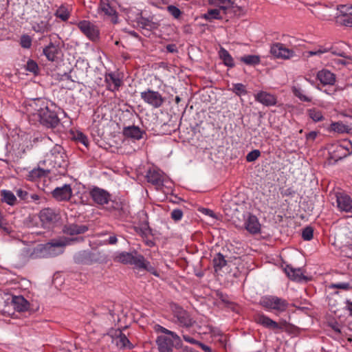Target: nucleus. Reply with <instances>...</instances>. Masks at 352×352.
<instances>
[{
    "label": "nucleus",
    "mask_w": 352,
    "mask_h": 352,
    "mask_svg": "<svg viewBox=\"0 0 352 352\" xmlns=\"http://www.w3.org/2000/svg\"><path fill=\"white\" fill-rule=\"evenodd\" d=\"M254 99L256 102L267 106H274L277 102L276 97L267 91H261L254 95Z\"/></svg>",
    "instance_id": "obj_15"
},
{
    "label": "nucleus",
    "mask_w": 352,
    "mask_h": 352,
    "mask_svg": "<svg viewBox=\"0 0 352 352\" xmlns=\"http://www.w3.org/2000/svg\"><path fill=\"white\" fill-rule=\"evenodd\" d=\"M329 52V50L327 48H325V47H320L318 50H315V51H309L307 52L309 56H320L324 53H326V52Z\"/></svg>",
    "instance_id": "obj_54"
},
{
    "label": "nucleus",
    "mask_w": 352,
    "mask_h": 352,
    "mask_svg": "<svg viewBox=\"0 0 352 352\" xmlns=\"http://www.w3.org/2000/svg\"><path fill=\"white\" fill-rule=\"evenodd\" d=\"M143 133L144 131L136 126L124 127L123 129V134L124 136L138 140L142 138Z\"/></svg>",
    "instance_id": "obj_28"
},
{
    "label": "nucleus",
    "mask_w": 352,
    "mask_h": 352,
    "mask_svg": "<svg viewBox=\"0 0 352 352\" xmlns=\"http://www.w3.org/2000/svg\"><path fill=\"white\" fill-rule=\"evenodd\" d=\"M240 60L248 65H256L260 63L261 58L258 55H247L241 57Z\"/></svg>",
    "instance_id": "obj_37"
},
{
    "label": "nucleus",
    "mask_w": 352,
    "mask_h": 352,
    "mask_svg": "<svg viewBox=\"0 0 352 352\" xmlns=\"http://www.w3.org/2000/svg\"><path fill=\"white\" fill-rule=\"evenodd\" d=\"M347 45L344 42H338L333 44L330 48H327L332 54L350 59L346 50Z\"/></svg>",
    "instance_id": "obj_27"
},
{
    "label": "nucleus",
    "mask_w": 352,
    "mask_h": 352,
    "mask_svg": "<svg viewBox=\"0 0 352 352\" xmlns=\"http://www.w3.org/2000/svg\"><path fill=\"white\" fill-rule=\"evenodd\" d=\"M16 195L22 200L28 202L29 201L30 193L25 190L19 188L16 190Z\"/></svg>",
    "instance_id": "obj_49"
},
{
    "label": "nucleus",
    "mask_w": 352,
    "mask_h": 352,
    "mask_svg": "<svg viewBox=\"0 0 352 352\" xmlns=\"http://www.w3.org/2000/svg\"><path fill=\"white\" fill-rule=\"evenodd\" d=\"M309 117L315 122H320L324 120V116L321 111L312 108L307 110Z\"/></svg>",
    "instance_id": "obj_38"
},
{
    "label": "nucleus",
    "mask_w": 352,
    "mask_h": 352,
    "mask_svg": "<svg viewBox=\"0 0 352 352\" xmlns=\"http://www.w3.org/2000/svg\"><path fill=\"white\" fill-rule=\"evenodd\" d=\"M56 16L65 21L68 19L69 12L65 7H60L56 12Z\"/></svg>",
    "instance_id": "obj_41"
},
{
    "label": "nucleus",
    "mask_w": 352,
    "mask_h": 352,
    "mask_svg": "<svg viewBox=\"0 0 352 352\" xmlns=\"http://www.w3.org/2000/svg\"><path fill=\"white\" fill-rule=\"evenodd\" d=\"M20 45L23 48L29 49L32 46V38L29 35H22L20 39Z\"/></svg>",
    "instance_id": "obj_44"
},
{
    "label": "nucleus",
    "mask_w": 352,
    "mask_h": 352,
    "mask_svg": "<svg viewBox=\"0 0 352 352\" xmlns=\"http://www.w3.org/2000/svg\"><path fill=\"white\" fill-rule=\"evenodd\" d=\"M314 14H315L318 18L322 19V20H326L327 19L328 16H330V14H322L320 12L318 11H311Z\"/></svg>",
    "instance_id": "obj_61"
},
{
    "label": "nucleus",
    "mask_w": 352,
    "mask_h": 352,
    "mask_svg": "<svg viewBox=\"0 0 352 352\" xmlns=\"http://www.w3.org/2000/svg\"><path fill=\"white\" fill-rule=\"evenodd\" d=\"M219 56L223 62L224 65L227 67H233L234 66V59L228 51L223 47L220 48L219 51Z\"/></svg>",
    "instance_id": "obj_34"
},
{
    "label": "nucleus",
    "mask_w": 352,
    "mask_h": 352,
    "mask_svg": "<svg viewBox=\"0 0 352 352\" xmlns=\"http://www.w3.org/2000/svg\"><path fill=\"white\" fill-rule=\"evenodd\" d=\"M0 228L3 229L4 230H7L6 220L4 219V217L1 214V212H0Z\"/></svg>",
    "instance_id": "obj_64"
},
{
    "label": "nucleus",
    "mask_w": 352,
    "mask_h": 352,
    "mask_svg": "<svg viewBox=\"0 0 352 352\" xmlns=\"http://www.w3.org/2000/svg\"><path fill=\"white\" fill-rule=\"evenodd\" d=\"M114 341L119 348H124L130 344L129 339L121 331H119L118 334L116 335Z\"/></svg>",
    "instance_id": "obj_35"
},
{
    "label": "nucleus",
    "mask_w": 352,
    "mask_h": 352,
    "mask_svg": "<svg viewBox=\"0 0 352 352\" xmlns=\"http://www.w3.org/2000/svg\"><path fill=\"white\" fill-rule=\"evenodd\" d=\"M105 81L107 83L108 89L114 91L118 90L122 82L118 74L111 73L105 76Z\"/></svg>",
    "instance_id": "obj_26"
},
{
    "label": "nucleus",
    "mask_w": 352,
    "mask_h": 352,
    "mask_svg": "<svg viewBox=\"0 0 352 352\" xmlns=\"http://www.w3.org/2000/svg\"><path fill=\"white\" fill-rule=\"evenodd\" d=\"M337 10L340 11L343 16H346L349 10H352V5H340L337 7Z\"/></svg>",
    "instance_id": "obj_50"
},
{
    "label": "nucleus",
    "mask_w": 352,
    "mask_h": 352,
    "mask_svg": "<svg viewBox=\"0 0 352 352\" xmlns=\"http://www.w3.org/2000/svg\"><path fill=\"white\" fill-rule=\"evenodd\" d=\"M12 303L14 308L18 311H24L29 307V302L21 296H15L12 298Z\"/></svg>",
    "instance_id": "obj_31"
},
{
    "label": "nucleus",
    "mask_w": 352,
    "mask_h": 352,
    "mask_svg": "<svg viewBox=\"0 0 352 352\" xmlns=\"http://www.w3.org/2000/svg\"><path fill=\"white\" fill-rule=\"evenodd\" d=\"M331 129L332 131L340 133H348L350 131L349 126L340 122H333L331 124Z\"/></svg>",
    "instance_id": "obj_40"
},
{
    "label": "nucleus",
    "mask_w": 352,
    "mask_h": 352,
    "mask_svg": "<svg viewBox=\"0 0 352 352\" xmlns=\"http://www.w3.org/2000/svg\"><path fill=\"white\" fill-rule=\"evenodd\" d=\"M344 17L345 18L342 21V24L347 27H352V18L348 15Z\"/></svg>",
    "instance_id": "obj_59"
},
{
    "label": "nucleus",
    "mask_w": 352,
    "mask_h": 352,
    "mask_svg": "<svg viewBox=\"0 0 352 352\" xmlns=\"http://www.w3.org/2000/svg\"><path fill=\"white\" fill-rule=\"evenodd\" d=\"M317 79L323 85H332L336 82V75L327 69H322L317 73Z\"/></svg>",
    "instance_id": "obj_23"
},
{
    "label": "nucleus",
    "mask_w": 352,
    "mask_h": 352,
    "mask_svg": "<svg viewBox=\"0 0 352 352\" xmlns=\"http://www.w3.org/2000/svg\"><path fill=\"white\" fill-rule=\"evenodd\" d=\"M1 196V201L10 206H14L16 203V197L14 194L8 190H1L0 191Z\"/></svg>",
    "instance_id": "obj_33"
},
{
    "label": "nucleus",
    "mask_w": 352,
    "mask_h": 352,
    "mask_svg": "<svg viewBox=\"0 0 352 352\" xmlns=\"http://www.w3.org/2000/svg\"><path fill=\"white\" fill-rule=\"evenodd\" d=\"M40 199V196L38 194L32 193L29 195V201L28 202L37 201Z\"/></svg>",
    "instance_id": "obj_62"
},
{
    "label": "nucleus",
    "mask_w": 352,
    "mask_h": 352,
    "mask_svg": "<svg viewBox=\"0 0 352 352\" xmlns=\"http://www.w3.org/2000/svg\"><path fill=\"white\" fill-rule=\"evenodd\" d=\"M166 48V50L170 53H175V52H177V47L175 44L167 45Z\"/></svg>",
    "instance_id": "obj_63"
},
{
    "label": "nucleus",
    "mask_w": 352,
    "mask_h": 352,
    "mask_svg": "<svg viewBox=\"0 0 352 352\" xmlns=\"http://www.w3.org/2000/svg\"><path fill=\"white\" fill-rule=\"evenodd\" d=\"M255 321L256 322V323L270 329L274 330L280 329L282 328L278 323H277L276 321L272 320L270 318L263 314H258L255 317Z\"/></svg>",
    "instance_id": "obj_19"
},
{
    "label": "nucleus",
    "mask_w": 352,
    "mask_h": 352,
    "mask_svg": "<svg viewBox=\"0 0 352 352\" xmlns=\"http://www.w3.org/2000/svg\"><path fill=\"white\" fill-rule=\"evenodd\" d=\"M141 23L144 25V28H146L148 30L156 29L157 28V23L152 22L148 19H142Z\"/></svg>",
    "instance_id": "obj_53"
},
{
    "label": "nucleus",
    "mask_w": 352,
    "mask_h": 352,
    "mask_svg": "<svg viewBox=\"0 0 352 352\" xmlns=\"http://www.w3.org/2000/svg\"><path fill=\"white\" fill-rule=\"evenodd\" d=\"M173 317L177 319V322L182 327H191L194 321L190 314L177 305L172 306Z\"/></svg>",
    "instance_id": "obj_8"
},
{
    "label": "nucleus",
    "mask_w": 352,
    "mask_h": 352,
    "mask_svg": "<svg viewBox=\"0 0 352 352\" xmlns=\"http://www.w3.org/2000/svg\"><path fill=\"white\" fill-rule=\"evenodd\" d=\"M330 288L332 289H341L344 290H348L350 289V285L349 283H333L330 285Z\"/></svg>",
    "instance_id": "obj_51"
},
{
    "label": "nucleus",
    "mask_w": 352,
    "mask_h": 352,
    "mask_svg": "<svg viewBox=\"0 0 352 352\" xmlns=\"http://www.w3.org/2000/svg\"><path fill=\"white\" fill-rule=\"evenodd\" d=\"M87 230L88 227L87 226L74 223L66 224L63 229V232L69 235L83 234Z\"/></svg>",
    "instance_id": "obj_22"
},
{
    "label": "nucleus",
    "mask_w": 352,
    "mask_h": 352,
    "mask_svg": "<svg viewBox=\"0 0 352 352\" xmlns=\"http://www.w3.org/2000/svg\"><path fill=\"white\" fill-rule=\"evenodd\" d=\"M98 10L100 14H102L105 16L111 17L113 23H117L116 12L110 6L109 0H100Z\"/></svg>",
    "instance_id": "obj_17"
},
{
    "label": "nucleus",
    "mask_w": 352,
    "mask_h": 352,
    "mask_svg": "<svg viewBox=\"0 0 352 352\" xmlns=\"http://www.w3.org/2000/svg\"><path fill=\"white\" fill-rule=\"evenodd\" d=\"M39 165L47 166L54 174L64 175L68 166L64 148L59 144L54 145L46 154L44 160L39 162Z\"/></svg>",
    "instance_id": "obj_1"
},
{
    "label": "nucleus",
    "mask_w": 352,
    "mask_h": 352,
    "mask_svg": "<svg viewBox=\"0 0 352 352\" xmlns=\"http://www.w3.org/2000/svg\"><path fill=\"white\" fill-rule=\"evenodd\" d=\"M20 256L24 261L43 258L42 245L38 244L36 246L30 245L23 248L20 252Z\"/></svg>",
    "instance_id": "obj_12"
},
{
    "label": "nucleus",
    "mask_w": 352,
    "mask_h": 352,
    "mask_svg": "<svg viewBox=\"0 0 352 352\" xmlns=\"http://www.w3.org/2000/svg\"><path fill=\"white\" fill-rule=\"evenodd\" d=\"M76 139L78 142H80L82 144H84L85 146H87L88 142H89L88 139H87V136L85 135L82 133H81V132L77 133Z\"/></svg>",
    "instance_id": "obj_55"
},
{
    "label": "nucleus",
    "mask_w": 352,
    "mask_h": 352,
    "mask_svg": "<svg viewBox=\"0 0 352 352\" xmlns=\"http://www.w3.org/2000/svg\"><path fill=\"white\" fill-rule=\"evenodd\" d=\"M182 217L183 212L180 209H175L171 212V218L175 221L181 220Z\"/></svg>",
    "instance_id": "obj_52"
},
{
    "label": "nucleus",
    "mask_w": 352,
    "mask_h": 352,
    "mask_svg": "<svg viewBox=\"0 0 352 352\" xmlns=\"http://www.w3.org/2000/svg\"><path fill=\"white\" fill-rule=\"evenodd\" d=\"M146 179L148 182L155 186L162 185L164 182L163 173L160 170L150 168L146 173Z\"/></svg>",
    "instance_id": "obj_20"
},
{
    "label": "nucleus",
    "mask_w": 352,
    "mask_h": 352,
    "mask_svg": "<svg viewBox=\"0 0 352 352\" xmlns=\"http://www.w3.org/2000/svg\"><path fill=\"white\" fill-rule=\"evenodd\" d=\"M89 194L94 201L99 205L108 204L111 199V195L107 190L98 187L93 188Z\"/></svg>",
    "instance_id": "obj_14"
},
{
    "label": "nucleus",
    "mask_w": 352,
    "mask_h": 352,
    "mask_svg": "<svg viewBox=\"0 0 352 352\" xmlns=\"http://www.w3.org/2000/svg\"><path fill=\"white\" fill-rule=\"evenodd\" d=\"M78 238L60 239L52 240L45 244H41L43 258L53 257L58 256L63 252V248L72 242L77 241Z\"/></svg>",
    "instance_id": "obj_4"
},
{
    "label": "nucleus",
    "mask_w": 352,
    "mask_h": 352,
    "mask_svg": "<svg viewBox=\"0 0 352 352\" xmlns=\"http://www.w3.org/2000/svg\"><path fill=\"white\" fill-rule=\"evenodd\" d=\"M73 191L70 184H64L56 187L52 191V196L58 201H69L72 197Z\"/></svg>",
    "instance_id": "obj_11"
},
{
    "label": "nucleus",
    "mask_w": 352,
    "mask_h": 352,
    "mask_svg": "<svg viewBox=\"0 0 352 352\" xmlns=\"http://www.w3.org/2000/svg\"><path fill=\"white\" fill-rule=\"evenodd\" d=\"M207 2L211 6L223 10L224 14H228L229 9L232 6L231 0H207Z\"/></svg>",
    "instance_id": "obj_29"
},
{
    "label": "nucleus",
    "mask_w": 352,
    "mask_h": 352,
    "mask_svg": "<svg viewBox=\"0 0 352 352\" xmlns=\"http://www.w3.org/2000/svg\"><path fill=\"white\" fill-rule=\"evenodd\" d=\"M338 208L346 212H352V199L346 195L338 194L336 196Z\"/></svg>",
    "instance_id": "obj_21"
},
{
    "label": "nucleus",
    "mask_w": 352,
    "mask_h": 352,
    "mask_svg": "<svg viewBox=\"0 0 352 352\" xmlns=\"http://www.w3.org/2000/svg\"><path fill=\"white\" fill-rule=\"evenodd\" d=\"M60 52V48L59 43L52 41L43 50V54L45 56L46 58L51 62H54L57 59V56Z\"/></svg>",
    "instance_id": "obj_16"
},
{
    "label": "nucleus",
    "mask_w": 352,
    "mask_h": 352,
    "mask_svg": "<svg viewBox=\"0 0 352 352\" xmlns=\"http://www.w3.org/2000/svg\"><path fill=\"white\" fill-rule=\"evenodd\" d=\"M44 167L45 168H41L39 166L38 168H33L28 173V175H27V179L29 181L34 182L41 177H45L50 173H52L47 166Z\"/></svg>",
    "instance_id": "obj_25"
},
{
    "label": "nucleus",
    "mask_w": 352,
    "mask_h": 352,
    "mask_svg": "<svg viewBox=\"0 0 352 352\" xmlns=\"http://www.w3.org/2000/svg\"><path fill=\"white\" fill-rule=\"evenodd\" d=\"M78 28L90 40L95 41L99 37V30L96 25L89 21H80L77 23Z\"/></svg>",
    "instance_id": "obj_9"
},
{
    "label": "nucleus",
    "mask_w": 352,
    "mask_h": 352,
    "mask_svg": "<svg viewBox=\"0 0 352 352\" xmlns=\"http://www.w3.org/2000/svg\"><path fill=\"white\" fill-rule=\"evenodd\" d=\"M154 329L156 332L165 334L158 336L156 338L155 342L159 352H173L174 346L176 349L182 348V339L175 332L170 331L160 324H155Z\"/></svg>",
    "instance_id": "obj_3"
},
{
    "label": "nucleus",
    "mask_w": 352,
    "mask_h": 352,
    "mask_svg": "<svg viewBox=\"0 0 352 352\" xmlns=\"http://www.w3.org/2000/svg\"><path fill=\"white\" fill-rule=\"evenodd\" d=\"M226 263L227 261L225 259V257L221 253L217 254L213 258V264L215 271L221 270L224 266L226 265Z\"/></svg>",
    "instance_id": "obj_36"
},
{
    "label": "nucleus",
    "mask_w": 352,
    "mask_h": 352,
    "mask_svg": "<svg viewBox=\"0 0 352 352\" xmlns=\"http://www.w3.org/2000/svg\"><path fill=\"white\" fill-rule=\"evenodd\" d=\"M167 10L168 12L175 19H178L182 14L180 10L175 6H168L167 7Z\"/></svg>",
    "instance_id": "obj_48"
},
{
    "label": "nucleus",
    "mask_w": 352,
    "mask_h": 352,
    "mask_svg": "<svg viewBox=\"0 0 352 352\" xmlns=\"http://www.w3.org/2000/svg\"><path fill=\"white\" fill-rule=\"evenodd\" d=\"M242 12V8L240 6H238L236 5H234L232 2V6L229 9V12L228 14H240V13Z\"/></svg>",
    "instance_id": "obj_56"
},
{
    "label": "nucleus",
    "mask_w": 352,
    "mask_h": 352,
    "mask_svg": "<svg viewBox=\"0 0 352 352\" xmlns=\"http://www.w3.org/2000/svg\"><path fill=\"white\" fill-rule=\"evenodd\" d=\"M25 68L27 71L32 72L34 74H37L38 72V64L31 59L28 60Z\"/></svg>",
    "instance_id": "obj_42"
},
{
    "label": "nucleus",
    "mask_w": 352,
    "mask_h": 352,
    "mask_svg": "<svg viewBox=\"0 0 352 352\" xmlns=\"http://www.w3.org/2000/svg\"><path fill=\"white\" fill-rule=\"evenodd\" d=\"M259 304L267 310H274L279 313L285 311L289 306L287 300L273 295L261 297Z\"/></svg>",
    "instance_id": "obj_5"
},
{
    "label": "nucleus",
    "mask_w": 352,
    "mask_h": 352,
    "mask_svg": "<svg viewBox=\"0 0 352 352\" xmlns=\"http://www.w3.org/2000/svg\"><path fill=\"white\" fill-rule=\"evenodd\" d=\"M74 259L76 263L82 265H90L97 262L98 260V256L96 253L83 250L77 252L74 255Z\"/></svg>",
    "instance_id": "obj_13"
},
{
    "label": "nucleus",
    "mask_w": 352,
    "mask_h": 352,
    "mask_svg": "<svg viewBox=\"0 0 352 352\" xmlns=\"http://www.w3.org/2000/svg\"><path fill=\"white\" fill-rule=\"evenodd\" d=\"M314 229L311 226L305 228L302 232V238L305 241H310L313 239Z\"/></svg>",
    "instance_id": "obj_43"
},
{
    "label": "nucleus",
    "mask_w": 352,
    "mask_h": 352,
    "mask_svg": "<svg viewBox=\"0 0 352 352\" xmlns=\"http://www.w3.org/2000/svg\"><path fill=\"white\" fill-rule=\"evenodd\" d=\"M116 260L124 264L133 265L135 267H145L144 257L136 252H122L119 254Z\"/></svg>",
    "instance_id": "obj_6"
},
{
    "label": "nucleus",
    "mask_w": 352,
    "mask_h": 352,
    "mask_svg": "<svg viewBox=\"0 0 352 352\" xmlns=\"http://www.w3.org/2000/svg\"><path fill=\"white\" fill-rule=\"evenodd\" d=\"M244 226L245 228L251 234H258L261 231V224L255 215L248 214L245 217Z\"/></svg>",
    "instance_id": "obj_18"
},
{
    "label": "nucleus",
    "mask_w": 352,
    "mask_h": 352,
    "mask_svg": "<svg viewBox=\"0 0 352 352\" xmlns=\"http://www.w3.org/2000/svg\"><path fill=\"white\" fill-rule=\"evenodd\" d=\"M233 91L238 96L245 95L247 94L245 87L242 83L234 84Z\"/></svg>",
    "instance_id": "obj_45"
},
{
    "label": "nucleus",
    "mask_w": 352,
    "mask_h": 352,
    "mask_svg": "<svg viewBox=\"0 0 352 352\" xmlns=\"http://www.w3.org/2000/svg\"><path fill=\"white\" fill-rule=\"evenodd\" d=\"M261 155V152L258 149L253 150L246 155V160L248 162H252L256 160Z\"/></svg>",
    "instance_id": "obj_46"
},
{
    "label": "nucleus",
    "mask_w": 352,
    "mask_h": 352,
    "mask_svg": "<svg viewBox=\"0 0 352 352\" xmlns=\"http://www.w3.org/2000/svg\"><path fill=\"white\" fill-rule=\"evenodd\" d=\"M32 28L35 32H45L49 30V25L45 22H41L40 24L33 25Z\"/></svg>",
    "instance_id": "obj_47"
},
{
    "label": "nucleus",
    "mask_w": 352,
    "mask_h": 352,
    "mask_svg": "<svg viewBox=\"0 0 352 352\" xmlns=\"http://www.w3.org/2000/svg\"><path fill=\"white\" fill-rule=\"evenodd\" d=\"M145 267H139V269L146 270L152 273L153 274H154L155 276H159V274L155 271V270L150 265L149 262L145 261Z\"/></svg>",
    "instance_id": "obj_57"
},
{
    "label": "nucleus",
    "mask_w": 352,
    "mask_h": 352,
    "mask_svg": "<svg viewBox=\"0 0 352 352\" xmlns=\"http://www.w3.org/2000/svg\"><path fill=\"white\" fill-rule=\"evenodd\" d=\"M30 107L34 111L32 116L43 126L54 129L60 124V119L54 111H52L46 105L44 100L35 99L31 102Z\"/></svg>",
    "instance_id": "obj_2"
},
{
    "label": "nucleus",
    "mask_w": 352,
    "mask_h": 352,
    "mask_svg": "<svg viewBox=\"0 0 352 352\" xmlns=\"http://www.w3.org/2000/svg\"><path fill=\"white\" fill-rule=\"evenodd\" d=\"M39 218L43 224H50L57 221V214L51 208H44L41 210Z\"/></svg>",
    "instance_id": "obj_24"
},
{
    "label": "nucleus",
    "mask_w": 352,
    "mask_h": 352,
    "mask_svg": "<svg viewBox=\"0 0 352 352\" xmlns=\"http://www.w3.org/2000/svg\"><path fill=\"white\" fill-rule=\"evenodd\" d=\"M270 53L277 58L289 59L295 56L293 50L287 48L284 44L276 43L271 46Z\"/></svg>",
    "instance_id": "obj_10"
},
{
    "label": "nucleus",
    "mask_w": 352,
    "mask_h": 352,
    "mask_svg": "<svg viewBox=\"0 0 352 352\" xmlns=\"http://www.w3.org/2000/svg\"><path fill=\"white\" fill-rule=\"evenodd\" d=\"M226 14L223 13V10L219 8L209 9L207 12L203 15V18L207 21H211L214 19H221Z\"/></svg>",
    "instance_id": "obj_32"
},
{
    "label": "nucleus",
    "mask_w": 352,
    "mask_h": 352,
    "mask_svg": "<svg viewBox=\"0 0 352 352\" xmlns=\"http://www.w3.org/2000/svg\"><path fill=\"white\" fill-rule=\"evenodd\" d=\"M285 272L288 277L293 280L300 281L305 278L300 268L296 269L292 266L287 265L285 268Z\"/></svg>",
    "instance_id": "obj_30"
},
{
    "label": "nucleus",
    "mask_w": 352,
    "mask_h": 352,
    "mask_svg": "<svg viewBox=\"0 0 352 352\" xmlns=\"http://www.w3.org/2000/svg\"><path fill=\"white\" fill-rule=\"evenodd\" d=\"M318 133L316 131H311L306 135V139L307 141H314L316 138Z\"/></svg>",
    "instance_id": "obj_60"
},
{
    "label": "nucleus",
    "mask_w": 352,
    "mask_h": 352,
    "mask_svg": "<svg viewBox=\"0 0 352 352\" xmlns=\"http://www.w3.org/2000/svg\"><path fill=\"white\" fill-rule=\"evenodd\" d=\"M140 97L144 102L155 109L160 107L164 102V99L158 91L148 89L140 93Z\"/></svg>",
    "instance_id": "obj_7"
},
{
    "label": "nucleus",
    "mask_w": 352,
    "mask_h": 352,
    "mask_svg": "<svg viewBox=\"0 0 352 352\" xmlns=\"http://www.w3.org/2000/svg\"><path fill=\"white\" fill-rule=\"evenodd\" d=\"M182 337H183V339L188 343L193 344H197L199 343V341L195 340L193 338H192L191 336H190L188 335L182 333Z\"/></svg>",
    "instance_id": "obj_58"
},
{
    "label": "nucleus",
    "mask_w": 352,
    "mask_h": 352,
    "mask_svg": "<svg viewBox=\"0 0 352 352\" xmlns=\"http://www.w3.org/2000/svg\"><path fill=\"white\" fill-rule=\"evenodd\" d=\"M292 93L295 96L298 98L301 101L303 102H311L312 98L311 97H309L303 93V90L298 87H293L292 89Z\"/></svg>",
    "instance_id": "obj_39"
}]
</instances>
